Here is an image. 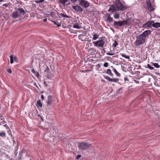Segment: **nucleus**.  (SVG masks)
Returning a JSON list of instances; mask_svg holds the SVG:
<instances>
[{
    "mask_svg": "<svg viewBox=\"0 0 160 160\" xmlns=\"http://www.w3.org/2000/svg\"><path fill=\"white\" fill-rule=\"evenodd\" d=\"M115 5L117 8L121 11H123L129 8L128 6L124 5L120 0H116Z\"/></svg>",
    "mask_w": 160,
    "mask_h": 160,
    "instance_id": "obj_1",
    "label": "nucleus"
},
{
    "mask_svg": "<svg viewBox=\"0 0 160 160\" xmlns=\"http://www.w3.org/2000/svg\"><path fill=\"white\" fill-rule=\"evenodd\" d=\"M136 39L134 42V45L136 46H139L143 44L146 41V40L140 35L137 36Z\"/></svg>",
    "mask_w": 160,
    "mask_h": 160,
    "instance_id": "obj_2",
    "label": "nucleus"
},
{
    "mask_svg": "<svg viewBox=\"0 0 160 160\" xmlns=\"http://www.w3.org/2000/svg\"><path fill=\"white\" fill-rule=\"evenodd\" d=\"M128 19L118 21H114L113 24V27L114 28H117L118 26L122 27V26L126 25L128 24Z\"/></svg>",
    "mask_w": 160,
    "mask_h": 160,
    "instance_id": "obj_3",
    "label": "nucleus"
},
{
    "mask_svg": "<svg viewBox=\"0 0 160 160\" xmlns=\"http://www.w3.org/2000/svg\"><path fill=\"white\" fill-rule=\"evenodd\" d=\"M91 146V144L87 142H82L78 143V147L80 150H84Z\"/></svg>",
    "mask_w": 160,
    "mask_h": 160,
    "instance_id": "obj_4",
    "label": "nucleus"
},
{
    "mask_svg": "<svg viewBox=\"0 0 160 160\" xmlns=\"http://www.w3.org/2000/svg\"><path fill=\"white\" fill-rule=\"evenodd\" d=\"M94 45L96 47L102 48L105 44V41L103 39L94 41L92 42Z\"/></svg>",
    "mask_w": 160,
    "mask_h": 160,
    "instance_id": "obj_5",
    "label": "nucleus"
},
{
    "mask_svg": "<svg viewBox=\"0 0 160 160\" xmlns=\"http://www.w3.org/2000/svg\"><path fill=\"white\" fill-rule=\"evenodd\" d=\"M79 5L82 7L87 8L89 6V3L85 0H78Z\"/></svg>",
    "mask_w": 160,
    "mask_h": 160,
    "instance_id": "obj_6",
    "label": "nucleus"
},
{
    "mask_svg": "<svg viewBox=\"0 0 160 160\" xmlns=\"http://www.w3.org/2000/svg\"><path fill=\"white\" fill-rule=\"evenodd\" d=\"M146 4L148 11L151 12L154 10V5L152 4L150 0H148L147 1Z\"/></svg>",
    "mask_w": 160,
    "mask_h": 160,
    "instance_id": "obj_7",
    "label": "nucleus"
},
{
    "mask_svg": "<svg viewBox=\"0 0 160 160\" xmlns=\"http://www.w3.org/2000/svg\"><path fill=\"white\" fill-rule=\"evenodd\" d=\"M82 24V23L80 22L79 20H75L74 21V24L73 26V28L76 29L81 28Z\"/></svg>",
    "mask_w": 160,
    "mask_h": 160,
    "instance_id": "obj_8",
    "label": "nucleus"
},
{
    "mask_svg": "<svg viewBox=\"0 0 160 160\" xmlns=\"http://www.w3.org/2000/svg\"><path fill=\"white\" fill-rule=\"evenodd\" d=\"M103 76L105 78L110 82H117L119 81V79H118L112 78H110L109 76L105 75H103Z\"/></svg>",
    "mask_w": 160,
    "mask_h": 160,
    "instance_id": "obj_9",
    "label": "nucleus"
},
{
    "mask_svg": "<svg viewBox=\"0 0 160 160\" xmlns=\"http://www.w3.org/2000/svg\"><path fill=\"white\" fill-rule=\"evenodd\" d=\"M119 10L117 8V7L114 5H110L109 8L108 10V12H115Z\"/></svg>",
    "mask_w": 160,
    "mask_h": 160,
    "instance_id": "obj_10",
    "label": "nucleus"
},
{
    "mask_svg": "<svg viewBox=\"0 0 160 160\" xmlns=\"http://www.w3.org/2000/svg\"><path fill=\"white\" fill-rule=\"evenodd\" d=\"M151 32V31L150 30H147L143 32L140 35L141 36H142V37L146 39V38L147 37L149 34H150Z\"/></svg>",
    "mask_w": 160,
    "mask_h": 160,
    "instance_id": "obj_11",
    "label": "nucleus"
},
{
    "mask_svg": "<svg viewBox=\"0 0 160 160\" xmlns=\"http://www.w3.org/2000/svg\"><path fill=\"white\" fill-rule=\"evenodd\" d=\"M153 23V21H149L143 25V27L145 28H148L152 26Z\"/></svg>",
    "mask_w": 160,
    "mask_h": 160,
    "instance_id": "obj_12",
    "label": "nucleus"
},
{
    "mask_svg": "<svg viewBox=\"0 0 160 160\" xmlns=\"http://www.w3.org/2000/svg\"><path fill=\"white\" fill-rule=\"evenodd\" d=\"M72 8L76 12H81L83 11V9L82 8L78 5L73 6H72Z\"/></svg>",
    "mask_w": 160,
    "mask_h": 160,
    "instance_id": "obj_13",
    "label": "nucleus"
},
{
    "mask_svg": "<svg viewBox=\"0 0 160 160\" xmlns=\"http://www.w3.org/2000/svg\"><path fill=\"white\" fill-rule=\"evenodd\" d=\"M17 12H18L19 16L20 17L21 15H24L25 12L23 9L22 8H19L17 10Z\"/></svg>",
    "mask_w": 160,
    "mask_h": 160,
    "instance_id": "obj_14",
    "label": "nucleus"
},
{
    "mask_svg": "<svg viewBox=\"0 0 160 160\" xmlns=\"http://www.w3.org/2000/svg\"><path fill=\"white\" fill-rule=\"evenodd\" d=\"M10 58V63L11 64L13 63L14 60L16 62H17L18 61V58L13 55H11Z\"/></svg>",
    "mask_w": 160,
    "mask_h": 160,
    "instance_id": "obj_15",
    "label": "nucleus"
},
{
    "mask_svg": "<svg viewBox=\"0 0 160 160\" xmlns=\"http://www.w3.org/2000/svg\"><path fill=\"white\" fill-rule=\"evenodd\" d=\"M52 97L51 96H49L48 97L47 101V105H50L52 103Z\"/></svg>",
    "mask_w": 160,
    "mask_h": 160,
    "instance_id": "obj_16",
    "label": "nucleus"
},
{
    "mask_svg": "<svg viewBox=\"0 0 160 160\" xmlns=\"http://www.w3.org/2000/svg\"><path fill=\"white\" fill-rule=\"evenodd\" d=\"M107 19V21L109 22H112L113 21V18L111 17L110 15L108 13L106 14Z\"/></svg>",
    "mask_w": 160,
    "mask_h": 160,
    "instance_id": "obj_17",
    "label": "nucleus"
},
{
    "mask_svg": "<svg viewBox=\"0 0 160 160\" xmlns=\"http://www.w3.org/2000/svg\"><path fill=\"white\" fill-rule=\"evenodd\" d=\"M12 17L13 18H15L19 17V15L18 14V12H17V10L15 12H13L12 13Z\"/></svg>",
    "mask_w": 160,
    "mask_h": 160,
    "instance_id": "obj_18",
    "label": "nucleus"
},
{
    "mask_svg": "<svg viewBox=\"0 0 160 160\" xmlns=\"http://www.w3.org/2000/svg\"><path fill=\"white\" fill-rule=\"evenodd\" d=\"M60 2L63 5H68L69 2L68 0H60Z\"/></svg>",
    "mask_w": 160,
    "mask_h": 160,
    "instance_id": "obj_19",
    "label": "nucleus"
},
{
    "mask_svg": "<svg viewBox=\"0 0 160 160\" xmlns=\"http://www.w3.org/2000/svg\"><path fill=\"white\" fill-rule=\"evenodd\" d=\"M31 113L32 116L34 117L37 115L38 112L37 109L34 110L31 112Z\"/></svg>",
    "mask_w": 160,
    "mask_h": 160,
    "instance_id": "obj_20",
    "label": "nucleus"
},
{
    "mask_svg": "<svg viewBox=\"0 0 160 160\" xmlns=\"http://www.w3.org/2000/svg\"><path fill=\"white\" fill-rule=\"evenodd\" d=\"M152 27L155 28H159L160 27V23L158 22L154 23L153 21Z\"/></svg>",
    "mask_w": 160,
    "mask_h": 160,
    "instance_id": "obj_21",
    "label": "nucleus"
},
{
    "mask_svg": "<svg viewBox=\"0 0 160 160\" xmlns=\"http://www.w3.org/2000/svg\"><path fill=\"white\" fill-rule=\"evenodd\" d=\"M92 35L93 36L92 39L93 40H96L98 38L99 36V34H94Z\"/></svg>",
    "mask_w": 160,
    "mask_h": 160,
    "instance_id": "obj_22",
    "label": "nucleus"
},
{
    "mask_svg": "<svg viewBox=\"0 0 160 160\" xmlns=\"http://www.w3.org/2000/svg\"><path fill=\"white\" fill-rule=\"evenodd\" d=\"M113 71L115 73L116 75L118 77H120L121 75L117 71L116 69L114 68H113Z\"/></svg>",
    "mask_w": 160,
    "mask_h": 160,
    "instance_id": "obj_23",
    "label": "nucleus"
},
{
    "mask_svg": "<svg viewBox=\"0 0 160 160\" xmlns=\"http://www.w3.org/2000/svg\"><path fill=\"white\" fill-rule=\"evenodd\" d=\"M113 17L116 19H118L120 17V15L118 13L116 12L113 15Z\"/></svg>",
    "mask_w": 160,
    "mask_h": 160,
    "instance_id": "obj_24",
    "label": "nucleus"
},
{
    "mask_svg": "<svg viewBox=\"0 0 160 160\" xmlns=\"http://www.w3.org/2000/svg\"><path fill=\"white\" fill-rule=\"evenodd\" d=\"M37 106H39L40 107H42V104L41 102V101L40 100H38L37 101Z\"/></svg>",
    "mask_w": 160,
    "mask_h": 160,
    "instance_id": "obj_25",
    "label": "nucleus"
},
{
    "mask_svg": "<svg viewBox=\"0 0 160 160\" xmlns=\"http://www.w3.org/2000/svg\"><path fill=\"white\" fill-rule=\"evenodd\" d=\"M84 36L82 34H80L78 36V38L79 39H80L82 41H83L84 40L83 38Z\"/></svg>",
    "mask_w": 160,
    "mask_h": 160,
    "instance_id": "obj_26",
    "label": "nucleus"
},
{
    "mask_svg": "<svg viewBox=\"0 0 160 160\" xmlns=\"http://www.w3.org/2000/svg\"><path fill=\"white\" fill-rule=\"evenodd\" d=\"M120 55L122 57H124L126 59H129L130 58L129 56L126 55L125 54L122 53H120Z\"/></svg>",
    "mask_w": 160,
    "mask_h": 160,
    "instance_id": "obj_27",
    "label": "nucleus"
},
{
    "mask_svg": "<svg viewBox=\"0 0 160 160\" xmlns=\"http://www.w3.org/2000/svg\"><path fill=\"white\" fill-rule=\"evenodd\" d=\"M59 14L61 16H62V17H65V18H70L69 16H68L66 14H65L64 13H60Z\"/></svg>",
    "mask_w": 160,
    "mask_h": 160,
    "instance_id": "obj_28",
    "label": "nucleus"
},
{
    "mask_svg": "<svg viewBox=\"0 0 160 160\" xmlns=\"http://www.w3.org/2000/svg\"><path fill=\"white\" fill-rule=\"evenodd\" d=\"M0 136L2 137H5L6 134L4 132L0 133Z\"/></svg>",
    "mask_w": 160,
    "mask_h": 160,
    "instance_id": "obj_29",
    "label": "nucleus"
},
{
    "mask_svg": "<svg viewBox=\"0 0 160 160\" xmlns=\"http://www.w3.org/2000/svg\"><path fill=\"white\" fill-rule=\"evenodd\" d=\"M153 65L156 68H158L160 67V66L158 63H153Z\"/></svg>",
    "mask_w": 160,
    "mask_h": 160,
    "instance_id": "obj_30",
    "label": "nucleus"
},
{
    "mask_svg": "<svg viewBox=\"0 0 160 160\" xmlns=\"http://www.w3.org/2000/svg\"><path fill=\"white\" fill-rule=\"evenodd\" d=\"M147 67L150 70H152L153 69V67L151 66L150 65L148 64Z\"/></svg>",
    "mask_w": 160,
    "mask_h": 160,
    "instance_id": "obj_31",
    "label": "nucleus"
},
{
    "mask_svg": "<svg viewBox=\"0 0 160 160\" xmlns=\"http://www.w3.org/2000/svg\"><path fill=\"white\" fill-rule=\"evenodd\" d=\"M118 45V43L116 41H115L113 44V47H116Z\"/></svg>",
    "mask_w": 160,
    "mask_h": 160,
    "instance_id": "obj_32",
    "label": "nucleus"
},
{
    "mask_svg": "<svg viewBox=\"0 0 160 160\" xmlns=\"http://www.w3.org/2000/svg\"><path fill=\"white\" fill-rule=\"evenodd\" d=\"M106 73L109 75L111 73H112L111 70L110 69H107L106 71Z\"/></svg>",
    "mask_w": 160,
    "mask_h": 160,
    "instance_id": "obj_33",
    "label": "nucleus"
},
{
    "mask_svg": "<svg viewBox=\"0 0 160 160\" xmlns=\"http://www.w3.org/2000/svg\"><path fill=\"white\" fill-rule=\"evenodd\" d=\"M49 70V69L48 67H47L44 70V72H48Z\"/></svg>",
    "mask_w": 160,
    "mask_h": 160,
    "instance_id": "obj_34",
    "label": "nucleus"
},
{
    "mask_svg": "<svg viewBox=\"0 0 160 160\" xmlns=\"http://www.w3.org/2000/svg\"><path fill=\"white\" fill-rule=\"evenodd\" d=\"M103 66L105 67H108V63L107 62H105Z\"/></svg>",
    "mask_w": 160,
    "mask_h": 160,
    "instance_id": "obj_35",
    "label": "nucleus"
},
{
    "mask_svg": "<svg viewBox=\"0 0 160 160\" xmlns=\"http://www.w3.org/2000/svg\"><path fill=\"white\" fill-rule=\"evenodd\" d=\"M6 70L8 73L10 74H11L12 73V71L10 69H7Z\"/></svg>",
    "mask_w": 160,
    "mask_h": 160,
    "instance_id": "obj_36",
    "label": "nucleus"
},
{
    "mask_svg": "<svg viewBox=\"0 0 160 160\" xmlns=\"http://www.w3.org/2000/svg\"><path fill=\"white\" fill-rule=\"evenodd\" d=\"M1 120L2 121L1 122L2 124H4L6 123V122L5 121V120L4 119H3V120Z\"/></svg>",
    "mask_w": 160,
    "mask_h": 160,
    "instance_id": "obj_37",
    "label": "nucleus"
},
{
    "mask_svg": "<svg viewBox=\"0 0 160 160\" xmlns=\"http://www.w3.org/2000/svg\"><path fill=\"white\" fill-rule=\"evenodd\" d=\"M34 74L37 77H38V76L39 75V73L38 72H36V73H35Z\"/></svg>",
    "mask_w": 160,
    "mask_h": 160,
    "instance_id": "obj_38",
    "label": "nucleus"
},
{
    "mask_svg": "<svg viewBox=\"0 0 160 160\" xmlns=\"http://www.w3.org/2000/svg\"><path fill=\"white\" fill-rule=\"evenodd\" d=\"M0 118L1 120H3L4 119V118L2 116L1 114L0 113Z\"/></svg>",
    "mask_w": 160,
    "mask_h": 160,
    "instance_id": "obj_39",
    "label": "nucleus"
},
{
    "mask_svg": "<svg viewBox=\"0 0 160 160\" xmlns=\"http://www.w3.org/2000/svg\"><path fill=\"white\" fill-rule=\"evenodd\" d=\"M81 157V155H78L76 157V158L77 159H78L79 158Z\"/></svg>",
    "mask_w": 160,
    "mask_h": 160,
    "instance_id": "obj_40",
    "label": "nucleus"
},
{
    "mask_svg": "<svg viewBox=\"0 0 160 160\" xmlns=\"http://www.w3.org/2000/svg\"><path fill=\"white\" fill-rule=\"evenodd\" d=\"M31 71H32V72L34 74H35V73H36V71L33 69H32L31 70Z\"/></svg>",
    "mask_w": 160,
    "mask_h": 160,
    "instance_id": "obj_41",
    "label": "nucleus"
},
{
    "mask_svg": "<svg viewBox=\"0 0 160 160\" xmlns=\"http://www.w3.org/2000/svg\"><path fill=\"white\" fill-rule=\"evenodd\" d=\"M78 1V0H70V1L72 3H74L76 1Z\"/></svg>",
    "mask_w": 160,
    "mask_h": 160,
    "instance_id": "obj_42",
    "label": "nucleus"
},
{
    "mask_svg": "<svg viewBox=\"0 0 160 160\" xmlns=\"http://www.w3.org/2000/svg\"><path fill=\"white\" fill-rule=\"evenodd\" d=\"M107 55H110V56H112V55H113V54H112V53H109V52H108V53H107Z\"/></svg>",
    "mask_w": 160,
    "mask_h": 160,
    "instance_id": "obj_43",
    "label": "nucleus"
},
{
    "mask_svg": "<svg viewBox=\"0 0 160 160\" xmlns=\"http://www.w3.org/2000/svg\"><path fill=\"white\" fill-rule=\"evenodd\" d=\"M96 66L98 68H100L101 67V65L100 64H98Z\"/></svg>",
    "mask_w": 160,
    "mask_h": 160,
    "instance_id": "obj_44",
    "label": "nucleus"
},
{
    "mask_svg": "<svg viewBox=\"0 0 160 160\" xmlns=\"http://www.w3.org/2000/svg\"><path fill=\"white\" fill-rule=\"evenodd\" d=\"M124 80L125 81H126L128 80V78H124Z\"/></svg>",
    "mask_w": 160,
    "mask_h": 160,
    "instance_id": "obj_45",
    "label": "nucleus"
},
{
    "mask_svg": "<svg viewBox=\"0 0 160 160\" xmlns=\"http://www.w3.org/2000/svg\"><path fill=\"white\" fill-rule=\"evenodd\" d=\"M47 21V19H46V18H44L43 20V21L44 22H46Z\"/></svg>",
    "mask_w": 160,
    "mask_h": 160,
    "instance_id": "obj_46",
    "label": "nucleus"
},
{
    "mask_svg": "<svg viewBox=\"0 0 160 160\" xmlns=\"http://www.w3.org/2000/svg\"><path fill=\"white\" fill-rule=\"evenodd\" d=\"M109 75H110L111 77H113V74L112 73V72Z\"/></svg>",
    "mask_w": 160,
    "mask_h": 160,
    "instance_id": "obj_47",
    "label": "nucleus"
},
{
    "mask_svg": "<svg viewBox=\"0 0 160 160\" xmlns=\"http://www.w3.org/2000/svg\"><path fill=\"white\" fill-rule=\"evenodd\" d=\"M57 25L58 27H59L61 26V24H57Z\"/></svg>",
    "mask_w": 160,
    "mask_h": 160,
    "instance_id": "obj_48",
    "label": "nucleus"
},
{
    "mask_svg": "<svg viewBox=\"0 0 160 160\" xmlns=\"http://www.w3.org/2000/svg\"><path fill=\"white\" fill-rule=\"evenodd\" d=\"M41 98H42V99L43 100V99H44V97H43V95H42L41 96Z\"/></svg>",
    "mask_w": 160,
    "mask_h": 160,
    "instance_id": "obj_49",
    "label": "nucleus"
},
{
    "mask_svg": "<svg viewBox=\"0 0 160 160\" xmlns=\"http://www.w3.org/2000/svg\"><path fill=\"white\" fill-rule=\"evenodd\" d=\"M36 2L37 3H39V2H40V1L39 0V1H36Z\"/></svg>",
    "mask_w": 160,
    "mask_h": 160,
    "instance_id": "obj_50",
    "label": "nucleus"
},
{
    "mask_svg": "<svg viewBox=\"0 0 160 160\" xmlns=\"http://www.w3.org/2000/svg\"><path fill=\"white\" fill-rule=\"evenodd\" d=\"M4 126L5 127H8V126H7V125H6V124H5L4 125Z\"/></svg>",
    "mask_w": 160,
    "mask_h": 160,
    "instance_id": "obj_51",
    "label": "nucleus"
},
{
    "mask_svg": "<svg viewBox=\"0 0 160 160\" xmlns=\"http://www.w3.org/2000/svg\"><path fill=\"white\" fill-rule=\"evenodd\" d=\"M53 22H54V24L55 25H57V23H56V22H55L53 21Z\"/></svg>",
    "mask_w": 160,
    "mask_h": 160,
    "instance_id": "obj_52",
    "label": "nucleus"
},
{
    "mask_svg": "<svg viewBox=\"0 0 160 160\" xmlns=\"http://www.w3.org/2000/svg\"><path fill=\"white\" fill-rule=\"evenodd\" d=\"M39 1H40V2H42V1H44V0H39Z\"/></svg>",
    "mask_w": 160,
    "mask_h": 160,
    "instance_id": "obj_53",
    "label": "nucleus"
},
{
    "mask_svg": "<svg viewBox=\"0 0 160 160\" xmlns=\"http://www.w3.org/2000/svg\"><path fill=\"white\" fill-rule=\"evenodd\" d=\"M135 81L137 82V83H138L139 82V81H137L136 80H135Z\"/></svg>",
    "mask_w": 160,
    "mask_h": 160,
    "instance_id": "obj_54",
    "label": "nucleus"
},
{
    "mask_svg": "<svg viewBox=\"0 0 160 160\" xmlns=\"http://www.w3.org/2000/svg\"><path fill=\"white\" fill-rule=\"evenodd\" d=\"M81 72H85V71H84V70H83H83H81Z\"/></svg>",
    "mask_w": 160,
    "mask_h": 160,
    "instance_id": "obj_55",
    "label": "nucleus"
},
{
    "mask_svg": "<svg viewBox=\"0 0 160 160\" xmlns=\"http://www.w3.org/2000/svg\"><path fill=\"white\" fill-rule=\"evenodd\" d=\"M4 0H0V2L3 1Z\"/></svg>",
    "mask_w": 160,
    "mask_h": 160,
    "instance_id": "obj_56",
    "label": "nucleus"
},
{
    "mask_svg": "<svg viewBox=\"0 0 160 160\" xmlns=\"http://www.w3.org/2000/svg\"><path fill=\"white\" fill-rule=\"evenodd\" d=\"M38 117L40 116V115H38Z\"/></svg>",
    "mask_w": 160,
    "mask_h": 160,
    "instance_id": "obj_57",
    "label": "nucleus"
},
{
    "mask_svg": "<svg viewBox=\"0 0 160 160\" xmlns=\"http://www.w3.org/2000/svg\"><path fill=\"white\" fill-rule=\"evenodd\" d=\"M159 127L160 128V124L159 125Z\"/></svg>",
    "mask_w": 160,
    "mask_h": 160,
    "instance_id": "obj_58",
    "label": "nucleus"
}]
</instances>
